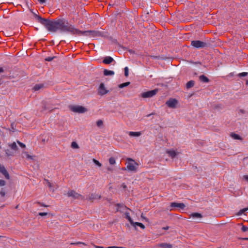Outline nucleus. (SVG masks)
<instances>
[{"label": "nucleus", "instance_id": "nucleus-1", "mask_svg": "<svg viewBox=\"0 0 248 248\" xmlns=\"http://www.w3.org/2000/svg\"><path fill=\"white\" fill-rule=\"evenodd\" d=\"M38 21L43 25L47 30L50 32H56L59 31L61 32H68L76 34L78 30L75 29L72 25L69 24L67 20L64 18H58L50 20L48 19L42 18L41 16L35 15Z\"/></svg>", "mask_w": 248, "mask_h": 248}, {"label": "nucleus", "instance_id": "nucleus-2", "mask_svg": "<svg viewBox=\"0 0 248 248\" xmlns=\"http://www.w3.org/2000/svg\"><path fill=\"white\" fill-rule=\"evenodd\" d=\"M76 34L84 35L86 36H88L91 37H95L97 36H102V33L101 32L97 31H81L78 30V31H76Z\"/></svg>", "mask_w": 248, "mask_h": 248}, {"label": "nucleus", "instance_id": "nucleus-3", "mask_svg": "<svg viewBox=\"0 0 248 248\" xmlns=\"http://www.w3.org/2000/svg\"><path fill=\"white\" fill-rule=\"evenodd\" d=\"M67 195L68 197H72L74 199L83 200L84 197L81 194L77 193L74 190H70L68 191Z\"/></svg>", "mask_w": 248, "mask_h": 248}, {"label": "nucleus", "instance_id": "nucleus-4", "mask_svg": "<svg viewBox=\"0 0 248 248\" xmlns=\"http://www.w3.org/2000/svg\"><path fill=\"white\" fill-rule=\"evenodd\" d=\"M70 109L74 112L78 113H83L87 111L86 108L81 106H72L70 107Z\"/></svg>", "mask_w": 248, "mask_h": 248}, {"label": "nucleus", "instance_id": "nucleus-5", "mask_svg": "<svg viewBox=\"0 0 248 248\" xmlns=\"http://www.w3.org/2000/svg\"><path fill=\"white\" fill-rule=\"evenodd\" d=\"M191 45L196 48H203L207 46L205 42L200 40H194L191 41Z\"/></svg>", "mask_w": 248, "mask_h": 248}, {"label": "nucleus", "instance_id": "nucleus-6", "mask_svg": "<svg viewBox=\"0 0 248 248\" xmlns=\"http://www.w3.org/2000/svg\"><path fill=\"white\" fill-rule=\"evenodd\" d=\"M158 89H155L151 91L144 92L141 94V96L142 98H150L155 95L158 92Z\"/></svg>", "mask_w": 248, "mask_h": 248}, {"label": "nucleus", "instance_id": "nucleus-7", "mask_svg": "<svg viewBox=\"0 0 248 248\" xmlns=\"http://www.w3.org/2000/svg\"><path fill=\"white\" fill-rule=\"evenodd\" d=\"M129 161L126 166L127 169L130 171H135L137 170L135 165H138V164L132 159H129Z\"/></svg>", "mask_w": 248, "mask_h": 248}, {"label": "nucleus", "instance_id": "nucleus-8", "mask_svg": "<svg viewBox=\"0 0 248 248\" xmlns=\"http://www.w3.org/2000/svg\"><path fill=\"white\" fill-rule=\"evenodd\" d=\"M178 103L176 99L170 98L166 102V104L170 108H175Z\"/></svg>", "mask_w": 248, "mask_h": 248}, {"label": "nucleus", "instance_id": "nucleus-9", "mask_svg": "<svg viewBox=\"0 0 248 248\" xmlns=\"http://www.w3.org/2000/svg\"><path fill=\"white\" fill-rule=\"evenodd\" d=\"M108 92V91L105 88L104 84L103 83H101L100 84V86L98 88V94L102 96V95H104L107 94Z\"/></svg>", "mask_w": 248, "mask_h": 248}, {"label": "nucleus", "instance_id": "nucleus-10", "mask_svg": "<svg viewBox=\"0 0 248 248\" xmlns=\"http://www.w3.org/2000/svg\"><path fill=\"white\" fill-rule=\"evenodd\" d=\"M116 206L118 207V208L116 210L117 212H120L121 213L124 212L125 210H131L130 209L127 207L126 206L124 205L123 204L121 203H117Z\"/></svg>", "mask_w": 248, "mask_h": 248}, {"label": "nucleus", "instance_id": "nucleus-11", "mask_svg": "<svg viewBox=\"0 0 248 248\" xmlns=\"http://www.w3.org/2000/svg\"><path fill=\"white\" fill-rule=\"evenodd\" d=\"M0 172L5 176L6 179L8 180L10 179V176L7 170L5 169V167L3 166H1L0 165Z\"/></svg>", "mask_w": 248, "mask_h": 248}, {"label": "nucleus", "instance_id": "nucleus-12", "mask_svg": "<svg viewBox=\"0 0 248 248\" xmlns=\"http://www.w3.org/2000/svg\"><path fill=\"white\" fill-rule=\"evenodd\" d=\"M170 207H178L180 208L181 209H184L185 207V205L183 203H177V202H171L170 203Z\"/></svg>", "mask_w": 248, "mask_h": 248}, {"label": "nucleus", "instance_id": "nucleus-13", "mask_svg": "<svg viewBox=\"0 0 248 248\" xmlns=\"http://www.w3.org/2000/svg\"><path fill=\"white\" fill-rule=\"evenodd\" d=\"M114 61L113 59L109 56H107L104 58L103 62L106 64H109Z\"/></svg>", "mask_w": 248, "mask_h": 248}, {"label": "nucleus", "instance_id": "nucleus-14", "mask_svg": "<svg viewBox=\"0 0 248 248\" xmlns=\"http://www.w3.org/2000/svg\"><path fill=\"white\" fill-rule=\"evenodd\" d=\"M101 198V196L98 195L95 193H92L90 196L88 200L91 202H93L94 200L95 199H100Z\"/></svg>", "mask_w": 248, "mask_h": 248}, {"label": "nucleus", "instance_id": "nucleus-15", "mask_svg": "<svg viewBox=\"0 0 248 248\" xmlns=\"http://www.w3.org/2000/svg\"><path fill=\"white\" fill-rule=\"evenodd\" d=\"M158 247L160 248H172V245L168 243H160L158 245Z\"/></svg>", "mask_w": 248, "mask_h": 248}, {"label": "nucleus", "instance_id": "nucleus-16", "mask_svg": "<svg viewBox=\"0 0 248 248\" xmlns=\"http://www.w3.org/2000/svg\"><path fill=\"white\" fill-rule=\"evenodd\" d=\"M199 79L203 83H208L209 82V78L203 75L200 76L199 77Z\"/></svg>", "mask_w": 248, "mask_h": 248}, {"label": "nucleus", "instance_id": "nucleus-17", "mask_svg": "<svg viewBox=\"0 0 248 248\" xmlns=\"http://www.w3.org/2000/svg\"><path fill=\"white\" fill-rule=\"evenodd\" d=\"M104 75L106 76H113L114 75V72L113 71L109 70L108 69H104L103 71Z\"/></svg>", "mask_w": 248, "mask_h": 248}, {"label": "nucleus", "instance_id": "nucleus-18", "mask_svg": "<svg viewBox=\"0 0 248 248\" xmlns=\"http://www.w3.org/2000/svg\"><path fill=\"white\" fill-rule=\"evenodd\" d=\"M53 109V108L51 107H47L46 102H43V106H42V111H45V110H49L51 111Z\"/></svg>", "mask_w": 248, "mask_h": 248}, {"label": "nucleus", "instance_id": "nucleus-19", "mask_svg": "<svg viewBox=\"0 0 248 248\" xmlns=\"http://www.w3.org/2000/svg\"><path fill=\"white\" fill-rule=\"evenodd\" d=\"M128 134L131 137H139L141 135V133L140 132L130 131L128 133Z\"/></svg>", "mask_w": 248, "mask_h": 248}, {"label": "nucleus", "instance_id": "nucleus-20", "mask_svg": "<svg viewBox=\"0 0 248 248\" xmlns=\"http://www.w3.org/2000/svg\"><path fill=\"white\" fill-rule=\"evenodd\" d=\"M124 215L125 218H126L129 221L131 224L134 223V221H133V220L132 219L131 217L130 216L129 213L125 212L124 213Z\"/></svg>", "mask_w": 248, "mask_h": 248}, {"label": "nucleus", "instance_id": "nucleus-21", "mask_svg": "<svg viewBox=\"0 0 248 248\" xmlns=\"http://www.w3.org/2000/svg\"><path fill=\"white\" fill-rule=\"evenodd\" d=\"M190 217L193 218H202V216L199 213H193L190 215Z\"/></svg>", "mask_w": 248, "mask_h": 248}, {"label": "nucleus", "instance_id": "nucleus-22", "mask_svg": "<svg viewBox=\"0 0 248 248\" xmlns=\"http://www.w3.org/2000/svg\"><path fill=\"white\" fill-rule=\"evenodd\" d=\"M167 153L172 158H174L176 155V153L174 150L167 151Z\"/></svg>", "mask_w": 248, "mask_h": 248}, {"label": "nucleus", "instance_id": "nucleus-23", "mask_svg": "<svg viewBox=\"0 0 248 248\" xmlns=\"http://www.w3.org/2000/svg\"><path fill=\"white\" fill-rule=\"evenodd\" d=\"M231 136L232 138L233 139H234L235 140H242V138L239 135H238V134H236L235 133H232L231 134Z\"/></svg>", "mask_w": 248, "mask_h": 248}, {"label": "nucleus", "instance_id": "nucleus-24", "mask_svg": "<svg viewBox=\"0 0 248 248\" xmlns=\"http://www.w3.org/2000/svg\"><path fill=\"white\" fill-rule=\"evenodd\" d=\"M195 82L193 80H190L188 81L186 84V88L187 89H190L194 86Z\"/></svg>", "mask_w": 248, "mask_h": 248}, {"label": "nucleus", "instance_id": "nucleus-25", "mask_svg": "<svg viewBox=\"0 0 248 248\" xmlns=\"http://www.w3.org/2000/svg\"><path fill=\"white\" fill-rule=\"evenodd\" d=\"M26 157V158L29 159H33V156L29 155L28 152L24 151L23 152V157Z\"/></svg>", "mask_w": 248, "mask_h": 248}, {"label": "nucleus", "instance_id": "nucleus-26", "mask_svg": "<svg viewBox=\"0 0 248 248\" xmlns=\"http://www.w3.org/2000/svg\"><path fill=\"white\" fill-rule=\"evenodd\" d=\"M131 225L135 228H136V226H138L143 229L145 228V226L141 223H140V222H134V223L131 224Z\"/></svg>", "mask_w": 248, "mask_h": 248}, {"label": "nucleus", "instance_id": "nucleus-27", "mask_svg": "<svg viewBox=\"0 0 248 248\" xmlns=\"http://www.w3.org/2000/svg\"><path fill=\"white\" fill-rule=\"evenodd\" d=\"M9 146L14 151H17L18 149L17 146L16 145V142H15L9 144Z\"/></svg>", "mask_w": 248, "mask_h": 248}, {"label": "nucleus", "instance_id": "nucleus-28", "mask_svg": "<svg viewBox=\"0 0 248 248\" xmlns=\"http://www.w3.org/2000/svg\"><path fill=\"white\" fill-rule=\"evenodd\" d=\"M43 85L41 84H36L33 87V90L34 91H38L43 88Z\"/></svg>", "mask_w": 248, "mask_h": 248}, {"label": "nucleus", "instance_id": "nucleus-29", "mask_svg": "<svg viewBox=\"0 0 248 248\" xmlns=\"http://www.w3.org/2000/svg\"><path fill=\"white\" fill-rule=\"evenodd\" d=\"M130 84V82H126L119 84L118 86H119V88H123L125 87L128 86Z\"/></svg>", "mask_w": 248, "mask_h": 248}, {"label": "nucleus", "instance_id": "nucleus-30", "mask_svg": "<svg viewBox=\"0 0 248 248\" xmlns=\"http://www.w3.org/2000/svg\"><path fill=\"white\" fill-rule=\"evenodd\" d=\"M71 147L73 149H78L79 146L75 141H73L71 143Z\"/></svg>", "mask_w": 248, "mask_h": 248}, {"label": "nucleus", "instance_id": "nucleus-31", "mask_svg": "<svg viewBox=\"0 0 248 248\" xmlns=\"http://www.w3.org/2000/svg\"><path fill=\"white\" fill-rule=\"evenodd\" d=\"M248 210V207L241 209L238 212V213H237V215L238 216H241V215H242L243 213H244L246 211H247Z\"/></svg>", "mask_w": 248, "mask_h": 248}, {"label": "nucleus", "instance_id": "nucleus-32", "mask_svg": "<svg viewBox=\"0 0 248 248\" xmlns=\"http://www.w3.org/2000/svg\"><path fill=\"white\" fill-rule=\"evenodd\" d=\"M44 181L46 182V184L49 187V188L51 189L53 188V186L51 183L48 180L46 179H44Z\"/></svg>", "mask_w": 248, "mask_h": 248}, {"label": "nucleus", "instance_id": "nucleus-33", "mask_svg": "<svg viewBox=\"0 0 248 248\" xmlns=\"http://www.w3.org/2000/svg\"><path fill=\"white\" fill-rule=\"evenodd\" d=\"M96 125L98 127H101L103 125V122L101 120H99L96 122Z\"/></svg>", "mask_w": 248, "mask_h": 248}, {"label": "nucleus", "instance_id": "nucleus-34", "mask_svg": "<svg viewBox=\"0 0 248 248\" xmlns=\"http://www.w3.org/2000/svg\"><path fill=\"white\" fill-rule=\"evenodd\" d=\"M5 152L7 156H13L14 155L13 153L8 149L5 150Z\"/></svg>", "mask_w": 248, "mask_h": 248}, {"label": "nucleus", "instance_id": "nucleus-35", "mask_svg": "<svg viewBox=\"0 0 248 248\" xmlns=\"http://www.w3.org/2000/svg\"><path fill=\"white\" fill-rule=\"evenodd\" d=\"M109 163L111 165H114L115 163V158L113 157H111L109 158Z\"/></svg>", "mask_w": 248, "mask_h": 248}, {"label": "nucleus", "instance_id": "nucleus-36", "mask_svg": "<svg viewBox=\"0 0 248 248\" xmlns=\"http://www.w3.org/2000/svg\"><path fill=\"white\" fill-rule=\"evenodd\" d=\"M93 161L94 162V163L98 167H101L102 166L101 163H100L98 160H96L95 159H93Z\"/></svg>", "mask_w": 248, "mask_h": 248}, {"label": "nucleus", "instance_id": "nucleus-37", "mask_svg": "<svg viewBox=\"0 0 248 248\" xmlns=\"http://www.w3.org/2000/svg\"><path fill=\"white\" fill-rule=\"evenodd\" d=\"M124 76L126 77L128 76V68L127 67H125L124 69Z\"/></svg>", "mask_w": 248, "mask_h": 248}, {"label": "nucleus", "instance_id": "nucleus-38", "mask_svg": "<svg viewBox=\"0 0 248 248\" xmlns=\"http://www.w3.org/2000/svg\"><path fill=\"white\" fill-rule=\"evenodd\" d=\"M0 195L1 197H4L5 195V190L3 188L0 190Z\"/></svg>", "mask_w": 248, "mask_h": 248}, {"label": "nucleus", "instance_id": "nucleus-39", "mask_svg": "<svg viewBox=\"0 0 248 248\" xmlns=\"http://www.w3.org/2000/svg\"><path fill=\"white\" fill-rule=\"evenodd\" d=\"M248 73L247 72H243V73H239L238 76L239 77H243L247 76L248 75Z\"/></svg>", "mask_w": 248, "mask_h": 248}, {"label": "nucleus", "instance_id": "nucleus-40", "mask_svg": "<svg viewBox=\"0 0 248 248\" xmlns=\"http://www.w3.org/2000/svg\"><path fill=\"white\" fill-rule=\"evenodd\" d=\"M241 230L243 232H247V231H248V227H247L244 225H243L242 227V228H241Z\"/></svg>", "mask_w": 248, "mask_h": 248}, {"label": "nucleus", "instance_id": "nucleus-41", "mask_svg": "<svg viewBox=\"0 0 248 248\" xmlns=\"http://www.w3.org/2000/svg\"><path fill=\"white\" fill-rule=\"evenodd\" d=\"M55 58V57H48L45 59V61L50 62L52 61Z\"/></svg>", "mask_w": 248, "mask_h": 248}, {"label": "nucleus", "instance_id": "nucleus-42", "mask_svg": "<svg viewBox=\"0 0 248 248\" xmlns=\"http://www.w3.org/2000/svg\"><path fill=\"white\" fill-rule=\"evenodd\" d=\"M35 203H37V204H38V205H39L40 206H44V207H46L49 206V205H46L44 203H43L42 202H35Z\"/></svg>", "mask_w": 248, "mask_h": 248}, {"label": "nucleus", "instance_id": "nucleus-43", "mask_svg": "<svg viewBox=\"0 0 248 248\" xmlns=\"http://www.w3.org/2000/svg\"><path fill=\"white\" fill-rule=\"evenodd\" d=\"M6 184V182L3 180H0V186H5Z\"/></svg>", "mask_w": 248, "mask_h": 248}, {"label": "nucleus", "instance_id": "nucleus-44", "mask_svg": "<svg viewBox=\"0 0 248 248\" xmlns=\"http://www.w3.org/2000/svg\"><path fill=\"white\" fill-rule=\"evenodd\" d=\"M17 142L21 148L26 147V145L24 143L20 142L19 141H17Z\"/></svg>", "mask_w": 248, "mask_h": 248}, {"label": "nucleus", "instance_id": "nucleus-45", "mask_svg": "<svg viewBox=\"0 0 248 248\" xmlns=\"http://www.w3.org/2000/svg\"><path fill=\"white\" fill-rule=\"evenodd\" d=\"M47 214V213H45V212H40L38 214V215L39 216H46V215Z\"/></svg>", "mask_w": 248, "mask_h": 248}, {"label": "nucleus", "instance_id": "nucleus-46", "mask_svg": "<svg viewBox=\"0 0 248 248\" xmlns=\"http://www.w3.org/2000/svg\"><path fill=\"white\" fill-rule=\"evenodd\" d=\"M107 248H125L122 247L110 246V247H108Z\"/></svg>", "mask_w": 248, "mask_h": 248}, {"label": "nucleus", "instance_id": "nucleus-47", "mask_svg": "<svg viewBox=\"0 0 248 248\" xmlns=\"http://www.w3.org/2000/svg\"><path fill=\"white\" fill-rule=\"evenodd\" d=\"M141 217L145 219L146 221H148V219L143 216V214H141Z\"/></svg>", "mask_w": 248, "mask_h": 248}, {"label": "nucleus", "instance_id": "nucleus-48", "mask_svg": "<svg viewBox=\"0 0 248 248\" xmlns=\"http://www.w3.org/2000/svg\"><path fill=\"white\" fill-rule=\"evenodd\" d=\"M243 178L246 181L248 182V175H244Z\"/></svg>", "mask_w": 248, "mask_h": 248}, {"label": "nucleus", "instance_id": "nucleus-49", "mask_svg": "<svg viewBox=\"0 0 248 248\" xmlns=\"http://www.w3.org/2000/svg\"><path fill=\"white\" fill-rule=\"evenodd\" d=\"M82 244L85 245V244L84 243L79 242H77V243H71L72 245H78V244Z\"/></svg>", "mask_w": 248, "mask_h": 248}, {"label": "nucleus", "instance_id": "nucleus-50", "mask_svg": "<svg viewBox=\"0 0 248 248\" xmlns=\"http://www.w3.org/2000/svg\"><path fill=\"white\" fill-rule=\"evenodd\" d=\"M40 3H43L46 2V0H38Z\"/></svg>", "mask_w": 248, "mask_h": 248}, {"label": "nucleus", "instance_id": "nucleus-51", "mask_svg": "<svg viewBox=\"0 0 248 248\" xmlns=\"http://www.w3.org/2000/svg\"><path fill=\"white\" fill-rule=\"evenodd\" d=\"M4 72V70L2 67H0V73H3Z\"/></svg>", "mask_w": 248, "mask_h": 248}, {"label": "nucleus", "instance_id": "nucleus-52", "mask_svg": "<svg viewBox=\"0 0 248 248\" xmlns=\"http://www.w3.org/2000/svg\"><path fill=\"white\" fill-rule=\"evenodd\" d=\"M240 111L242 113H245V111L244 109H240Z\"/></svg>", "mask_w": 248, "mask_h": 248}, {"label": "nucleus", "instance_id": "nucleus-53", "mask_svg": "<svg viewBox=\"0 0 248 248\" xmlns=\"http://www.w3.org/2000/svg\"><path fill=\"white\" fill-rule=\"evenodd\" d=\"M107 170H108L110 171H112L113 170L109 167L108 168Z\"/></svg>", "mask_w": 248, "mask_h": 248}, {"label": "nucleus", "instance_id": "nucleus-54", "mask_svg": "<svg viewBox=\"0 0 248 248\" xmlns=\"http://www.w3.org/2000/svg\"><path fill=\"white\" fill-rule=\"evenodd\" d=\"M169 227L168 226H167V227H163V229L166 230L169 229Z\"/></svg>", "mask_w": 248, "mask_h": 248}, {"label": "nucleus", "instance_id": "nucleus-55", "mask_svg": "<svg viewBox=\"0 0 248 248\" xmlns=\"http://www.w3.org/2000/svg\"><path fill=\"white\" fill-rule=\"evenodd\" d=\"M122 186H123V187L124 188H126V185H124V184H123L122 185Z\"/></svg>", "mask_w": 248, "mask_h": 248}, {"label": "nucleus", "instance_id": "nucleus-56", "mask_svg": "<svg viewBox=\"0 0 248 248\" xmlns=\"http://www.w3.org/2000/svg\"><path fill=\"white\" fill-rule=\"evenodd\" d=\"M153 114H154L153 113H152L151 114H148L147 116L149 117V116H151V115H153Z\"/></svg>", "mask_w": 248, "mask_h": 248}, {"label": "nucleus", "instance_id": "nucleus-57", "mask_svg": "<svg viewBox=\"0 0 248 248\" xmlns=\"http://www.w3.org/2000/svg\"><path fill=\"white\" fill-rule=\"evenodd\" d=\"M97 248H104L102 247H100V246H98V247H96Z\"/></svg>", "mask_w": 248, "mask_h": 248}, {"label": "nucleus", "instance_id": "nucleus-58", "mask_svg": "<svg viewBox=\"0 0 248 248\" xmlns=\"http://www.w3.org/2000/svg\"><path fill=\"white\" fill-rule=\"evenodd\" d=\"M13 125H14V124H12L11 126H12L13 129V127H14Z\"/></svg>", "mask_w": 248, "mask_h": 248}, {"label": "nucleus", "instance_id": "nucleus-59", "mask_svg": "<svg viewBox=\"0 0 248 248\" xmlns=\"http://www.w3.org/2000/svg\"><path fill=\"white\" fill-rule=\"evenodd\" d=\"M246 84H248V80L247 81Z\"/></svg>", "mask_w": 248, "mask_h": 248}, {"label": "nucleus", "instance_id": "nucleus-60", "mask_svg": "<svg viewBox=\"0 0 248 248\" xmlns=\"http://www.w3.org/2000/svg\"><path fill=\"white\" fill-rule=\"evenodd\" d=\"M123 170H126V169H125V168H123Z\"/></svg>", "mask_w": 248, "mask_h": 248}, {"label": "nucleus", "instance_id": "nucleus-61", "mask_svg": "<svg viewBox=\"0 0 248 248\" xmlns=\"http://www.w3.org/2000/svg\"><path fill=\"white\" fill-rule=\"evenodd\" d=\"M3 237L2 236H0V237Z\"/></svg>", "mask_w": 248, "mask_h": 248}]
</instances>
